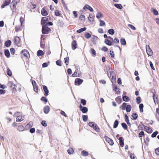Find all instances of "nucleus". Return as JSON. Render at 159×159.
<instances>
[{
	"instance_id": "f257e3e1",
	"label": "nucleus",
	"mask_w": 159,
	"mask_h": 159,
	"mask_svg": "<svg viewBox=\"0 0 159 159\" xmlns=\"http://www.w3.org/2000/svg\"><path fill=\"white\" fill-rule=\"evenodd\" d=\"M89 125L92 127L97 132H98L100 131V129L98 127L97 125L94 122H90L89 123Z\"/></svg>"
},
{
	"instance_id": "f03ea898",
	"label": "nucleus",
	"mask_w": 159,
	"mask_h": 159,
	"mask_svg": "<svg viewBox=\"0 0 159 159\" xmlns=\"http://www.w3.org/2000/svg\"><path fill=\"white\" fill-rule=\"evenodd\" d=\"M20 112H16L14 115H16L17 117L16 119V121L17 122H21L24 119V116H20V115L17 114H20Z\"/></svg>"
},
{
	"instance_id": "7ed1b4c3",
	"label": "nucleus",
	"mask_w": 159,
	"mask_h": 159,
	"mask_svg": "<svg viewBox=\"0 0 159 159\" xmlns=\"http://www.w3.org/2000/svg\"><path fill=\"white\" fill-rule=\"evenodd\" d=\"M50 31L51 29L48 27L46 26L42 27V33L43 34H47Z\"/></svg>"
},
{
	"instance_id": "20e7f679",
	"label": "nucleus",
	"mask_w": 159,
	"mask_h": 159,
	"mask_svg": "<svg viewBox=\"0 0 159 159\" xmlns=\"http://www.w3.org/2000/svg\"><path fill=\"white\" fill-rule=\"evenodd\" d=\"M146 49L148 55V56H152L153 54V52L149 45H147L146 46Z\"/></svg>"
},
{
	"instance_id": "39448f33",
	"label": "nucleus",
	"mask_w": 159,
	"mask_h": 159,
	"mask_svg": "<svg viewBox=\"0 0 159 159\" xmlns=\"http://www.w3.org/2000/svg\"><path fill=\"white\" fill-rule=\"evenodd\" d=\"M50 18L48 17H43L41 21V24L45 25L46 22L50 20Z\"/></svg>"
},
{
	"instance_id": "423d86ee",
	"label": "nucleus",
	"mask_w": 159,
	"mask_h": 159,
	"mask_svg": "<svg viewBox=\"0 0 159 159\" xmlns=\"http://www.w3.org/2000/svg\"><path fill=\"white\" fill-rule=\"evenodd\" d=\"M21 54L25 57L28 58L30 57V54L25 49H24L21 52Z\"/></svg>"
},
{
	"instance_id": "0eeeda50",
	"label": "nucleus",
	"mask_w": 159,
	"mask_h": 159,
	"mask_svg": "<svg viewBox=\"0 0 159 159\" xmlns=\"http://www.w3.org/2000/svg\"><path fill=\"white\" fill-rule=\"evenodd\" d=\"M83 80L79 78H76L75 81V84L76 85H80L83 82Z\"/></svg>"
},
{
	"instance_id": "6e6552de",
	"label": "nucleus",
	"mask_w": 159,
	"mask_h": 159,
	"mask_svg": "<svg viewBox=\"0 0 159 159\" xmlns=\"http://www.w3.org/2000/svg\"><path fill=\"white\" fill-rule=\"evenodd\" d=\"M79 107L80 110L81 111L82 113H86L88 111V110L86 107H83L81 104L80 105Z\"/></svg>"
},
{
	"instance_id": "1a4fd4ad",
	"label": "nucleus",
	"mask_w": 159,
	"mask_h": 159,
	"mask_svg": "<svg viewBox=\"0 0 159 159\" xmlns=\"http://www.w3.org/2000/svg\"><path fill=\"white\" fill-rule=\"evenodd\" d=\"M110 76L111 79L112 80V82L113 81L116 82V76L114 72L113 71L111 72L110 73Z\"/></svg>"
},
{
	"instance_id": "9d476101",
	"label": "nucleus",
	"mask_w": 159,
	"mask_h": 159,
	"mask_svg": "<svg viewBox=\"0 0 159 159\" xmlns=\"http://www.w3.org/2000/svg\"><path fill=\"white\" fill-rule=\"evenodd\" d=\"M14 43L17 45L20 43V38L19 37H15L14 39Z\"/></svg>"
},
{
	"instance_id": "9b49d317",
	"label": "nucleus",
	"mask_w": 159,
	"mask_h": 159,
	"mask_svg": "<svg viewBox=\"0 0 159 159\" xmlns=\"http://www.w3.org/2000/svg\"><path fill=\"white\" fill-rule=\"evenodd\" d=\"M32 83L33 87L34 90L36 92H37L38 91V88L36 85L35 81L34 80H33L32 81Z\"/></svg>"
},
{
	"instance_id": "f8f14e48",
	"label": "nucleus",
	"mask_w": 159,
	"mask_h": 159,
	"mask_svg": "<svg viewBox=\"0 0 159 159\" xmlns=\"http://www.w3.org/2000/svg\"><path fill=\"white\" fill-rule=\"evenodd\" d=\"M83 9L84 10L88 9L91 12L93 11V10L92 8L88 4H86L84 7Z\"/></svg>"
},
{
	"instance_id": "ddd939ff",
	"label": "nucleus",
	"mask_w": 159,
	"mask_h": 159,
	"mask_svg": "<svg viewBox=\"0 0 159 159\" xmlns=\"http://www.w3.org/2000/svg\"><path fill=\"white\" fill-rule=\"evenodd\" d=\"M105 138L110 145H112L114 143L112 139H110L106 136H105Z\"/></svg>"
},
{
	"instance_id": "4468645a",
	"label": "nucleus",
	"mask_w": 159,
	"mask_h": 159,
	"mask_svg": "<svg viewBox=\"0 0 159 159\" xmlns=\"http://www.w3.org/2000/svg\"><path fill=\"white\" fill-rule=\"evenodd\" d=\"M43 89L45 92V96H47L48 95V93L49 91L47 87L45 85L43 86Z\"/></svg>"
},
{
	"instance_id": "2eb2a0df",
	"label": "nucleus",
	"mask_w": 159,
	"mask_h": 159,
	"mask_svg": "<svg viewBox=\"0 0 159 159\" xmlns=\"http://www.w3.org/2000/svg\"><path fill=\"white\" fill-rule=\"evenodd\" d=\"M41 13L42 15L46 16L48 14V11L44 8H43L41 10Z\"/></svg>"
},
{
	"instance_id": "dca6fc26",
	"label": "nucleus",
	"mask_w": 159,
	"mask_h": 159,
	"mask_svg": "<svg viewBox=\"0 0 159 159\" xmlns=\"http://www.w3.org/2000/svg\"><path fill=\"white\" fill-rule=\"evenodd\" d=\"M72 49L74 50L77 48V43L75 40H74L72 43Z\"/></svg>"
},
{
	"instance_id": "f3484780",
	"label": "nucleus",
	"mask_w": 159,
	"mask_h": 159,
	"mask_svg": "<svg viewBox=\"0 0 159 159\" xmlns=\"http://www.w3.org/2000/svg\"><path fill=\"white\" fill-rule=\"evenodd\" d=\"M98 39V37L97 36L93 35V37L91 39V41L93 43V44H96V42Z\"/></svg>"
},
{
	"instance_id": "a211bd4d",
	"label": "nucleus",
	"mask_w": 159,
	"mask_h": 159,
	"mask_svg": "<svg viewBox=\"0 0 159 159\" xmlns=\"http://www.w3.org/2000/svg\"><path fill=\"white\" fill-rule=\"evenodd\" d=\"M120 145L121 147H123L124 145V139L122 137H120L119 139Z\"/></svg>"
},
{
	"instance_id": "6ab92c4d",
	"label": "nucleus",
	"mask_w": 159,
	"mask_h": 159,
	"mask_svg": "<svg viewBox=\"0 0 159 159\" xmlns=\"http://www.w3.org/2000/svg\"><path fill=\"white\" fill-rule=\"evenodd\" d=\"M50 110V108L48 106H46L44 108V112L45 114H48Z\"/></svg>"
},
{
	"instance_id": "aec40b11",
	"label": "nucleus",
	"mask_w": 159,
	"mask_h": 159,
	"mask_svg": "<svg viewBox=\"0 0 159 159\" xmlns=\"http://www.w3.org/2000/svg\"><path fill=\"white\" fill-rule=\"evenodd\" d=\"M153 99L154 101V102L155 104L157 103H158V100L157 97V96H155L154 93L153 94Z\"/></svg>"
},
{
	"instance_id": "412c9836",
	"label": "nucleus",
	"mask_w": 159,
	"mask_h": 159,
	"mask_svg": "<svg viewBox=\"0 0 159 159\" xmlns=\"http://www.w3.org/2000/svg\"><path fill=\"white\" fill-rule=\"evenodd\" d=\"M11 42L10 40H8L5 42V45L7 47H9L11 44Z\"/></svg>"
},
{
	"instance_id": "4be33fe9",
	"label": "nucleus",
	"mask_w": 159,
	"mask_h": 159,
	"mask_svg": "<svg viewBox=\"0 0 159 159\" xmlns=\"http://www.w3.org/2000/svg\"><path fill=\"white\" fill-rule=\"evenodd\" d=\"M94 15L93 14H90L89 17V20L90 22H93V21Z\"/></svg>"
},
{
	"instance_id": "5701e85b",
	"label": "nucleus",
	"mask_w": 159,
	"mask_h": 159,
	"mask_svg": "<svg viewBox=\"0 0 159 159\" xmlns=\"http://www.w3.org/2000/svg\"><path fill=\"white\" fill-rule=\"evenodd\" d=\"M127 106V103L125 102H124L120 106V108L122 110H125Z\"/></svg>"
},
{
	"instance_id": "b1692460",
	"label": "nucleus",
	"mask_w": 159,
	"mask_h": 159,
	"mask_svg": "<svg viewBox=\"0 0 159 159\" xmlns=\"http://www.w3.org/2000/svg\"><path fill=\"white\" fill-rule=\"evenodd\" d=\"M113 90L115 91L116 94H119L120 93V89L117 88L116 86H114Z\"/></svg>"
},
{
	"instance_id": "393cba45",
	"label": "nucleus",
	"mask_w": 159,
	"mask_h": 159,
	"mask_svg": "<svg viewBox=\"0 0 159 159\" xmlns=\"http://www.w3.org/2000/svg\"><path fill=\"white\" fill-rule=\"evenodd\" d=\"M105 43L109 46H111L112 45V43L110 40L107 39H106L105 40Z\"/></svg>"
},
{
	"instance_id": "a878e982",
	"label": "nucleus",
	"mask_w": 159,
	"mask_h": 159,
	"mask_svg": "<svg viewBox=\"0 0 159 159\" xmlns=\"http://www.w3.org/2000/svg\"><path fill=\"white\" fill-rule=\"evenodd\" d=\"M90 52L92 54V56H95L96 55V52L95 50L94 49L91 48Z\"/></svg>"
},
{
	"instance_id": "bb28decb",
	"label": "nucleus",
	"mask_w": 159,
	"mask_h": 159,
	"mask_svg": "<svg viewBox=\"0 0 159 159\" xmlns=\"http://www.w3.org/2000/svg\"><path fill=\"white\" fill-rule=\"evenodd\" d=\"M44 53L41 50H39L37 52V55L38 57H40L43 55Z\"/></svg>"
},
{
	"instance_id": "cd10ccee",
	"label": "nucleus",
	"mask_w": 159,
	"mask_h": 159,
	"mask_svg": "<svg viewBox=\"0 0 159 159\" xmlns=\"http://www.w3.org/2000/svg\"><path fill=\"white\" fill-rule=\"evenodd\" d=\"M132 107L130 105H127L126 109L127 112H129L131 111Z\"/></svg>"
},
{
	"instance_id": "c85d7f7f",
	"label": "nucleus",
	"mask_w": 159,
	"mask_h": 159,
	"mask_svg": "<svg viewBox=\"0 0 159 159\" xmlns=\"http://www.w3.org/2000/svg\"><path fill=\"white\" fill-rule=\"evenodd\" d=\"M116 102L118 103V104H120L122 101L121 99V97L120 96H119L118 97L116 98L115 99Z\"/></svg>"
},
{
	"instance_id": "c756f323",
	"label": "nucleus",
	"mask_w": 159,
	"mask_h": 159,
	"mask_svg": "<svg viewBox=\"0 0 159 159\" xmlns=\"http://www.w3.org/2000/svg\"><path fill=\"white\" fill-rule=\"evenodd\" d=\"M25 128L22 125H20L18 126L17 130L20 131H23L24 130Z\"/></svg>"
},
{
	"instance_id": "7c9ffc66",
	"label": "nucleus",
	"mask_w": 159,
	"mask_h": 159,
	"mask_svg": "<svg viewBox=\"0 0 159 159\" xmlns=\"http://www.w3.org/2000/svg\"><path fill=\"white\" fill-rule=\"evenodd\" d=\"M86 30V27H84L79 30H77V32L79 33H80L83 31H85Z\"/></svg>"
},
{
	"instance_id": "2f4dec72",
	"label": "nucleus",
	"mask_w": 159,
	"mask_h": 159,
	"mask_svg": "<svg viewBox=\"0 0 159 159\" xmlns=\"http://www.w3.org/2000/svg\"><path fill=\"white\" fill-rule=\"evenodd\" d=\"M125 121L127 123V124L128 125H130V123L129 122V120L128 119V116L126 114L125 115Z\"/></svg>"
},
{
	"instance_id": "473e14b6",
	"label": "nucleus",
	"mask_w": 159,
	"mask_h": 159,
	"mask_svg": "<svg viewBox=\"0 0 159 159\" xmlns=\"http://www.w3.org/2000/svg\"><path fill=\"white\" fill-rule=\"evenodd\" d=\"M114 6L115 7H116L117 8L121 9L123 7L122 5L120 4H114Z\"/></svg>"
},
{
	"instance_id": "72a5a7b5",
	"label": "nucleus",
	"mask_w": 159,
	"mask_h": 159,
	"mask_svg": "<svg viewBox=\"0 0 159 159\" xmlns=\"http://www.w3.org/2000/svg\"><path fill=\"white\" fill-rule=\"evenodd\" d=\"M16 3L15 4V3H14L13 4V7H12L11 6H10L13 12L16 11Z\"/></svg>"
},
{
	"instance_id": "f704fd0d",
	"label": "nucleus",
	"mask_w": 159,
	"mask_h": 159,
	"mask_svg": "<svg viewBox=\"0 0 159 159\" xmlns=\"http://www.w3.org/2000/svg\"><path fill=\"white\" fill-rule=\"evenodd\" d=\"M81 154L83 156H86L88 155V152L85 150H83L81 152Z\"/></svg>"
},
{
	"instance_id": "c9c22d12",
	"label": "nucleus",
	"mask_w": 159,
	"mask_h": 159,
	"mask_svg": "<svg viewBox=\"0 0 159 159\" xmlns=\"http://www.w3.org/2000/svg\"><path fill=\"white\" fill-rule=\"evenodd\" d=\"M65 60V63L66 64V65H67L69 61V57H67L66 58H64V59Z\"/></svg>"
},
{
	"instance_id": "e433bc0d",
	"label": "nucleus",
	"mask_w": 159,
	"mask_h": 159,
	"mask_svg": "<svg viewBox=\"0 0 159 159\" xmlns=\"http://www.w3.org/2000/svg\"><path fill=\"white\" fill-rule=\"evenodd\" d=\"M102 14L100 12H98L96 15V17L98 19H99L102 18Z\"/></svg>"
},
{
	"instance_id": "4c0bfd02",
	"label": "nucleus",
	"mask_w": 159,
	"mask_h": 159,
	"mask_svg": "<svg viewBox=\"0 0 159 159\" xmlns=\"http://www.w3.org/2000/svg\"><path fill=\"white\" fill-rule=\"evenodd\" d=\"M120 42L121 44L122 45H125L126 44V42L124 39H121L120 40Z\"/></svg>"
},
{
	"instance_id": "58836bf2",
	"label": "nucleus",
	"mask_w": 159,
	"mask_h": 159,
	"mask_svg": "<svg viewBox=\"0 0 159 159\" xmlns=\"http://www.w3.org/2000/svg\"><path fill=\"white\" fill-rule=\"evenodd\" d=\"M5 55L7 57H9L10 55V53L9 50L7 49L4 52Z\"/></svg>"
},
{
	"instance_id": "ea45409f",
	"label": "nucleus",
	"mask_w": 159,
	"mask_h": 159,
	"mask_svg": "<svg viewBox=\"0 0 159 159\" xmlns=\"http://www.w3.org/2000/svg\"><path fill=\"white\" fill-rule=\"evenodd\" d=\"M119 124V122L117 120H116L114 123L113 125V128H116L118 126Z\"/></svg>"
},
{
	"instance_id": "a19ab883",
	"label": "nucleus",
	"mask_w": 159,
	"mask_h": 159,
	"mask_svg": "<svg viewBox=\"0 0 159 159\" xmlns=\"http://www.w3.org/2000/svg\"><path fill=\"white\" fill-rule=\"evenodd\" d=\"M108 32L110 34L113 35L115 33V31L113 29H111L108 30Z\"/></svg>"
},
{
	"instance_id": "79ce46f5",
	"label": "nucleus",
	"mask_w": 159,
	"mask_h": 159,
	"mask_svg": "<svg viewBox=\"0 0 159 159\" xmlns=\"http://www.w3.org/2000/svg\"><path fill=\"white\" fill-rule=\"evenodd\" d=\"M122 98L123 100L125 102L128 101L129 99V98L128 97L126 96H123Z\"/></svg>"
},
{
	"instance_id": "37998d69",
	"label": "nucleus",
	"mask_w": 159,
	"mask_h": 159,
	"mask_svg": "<svg viewBox=\"0 0 159 159\" xmlns=\"http://www.w3.org/2000/svg\"><path fill=\"white\" fill-rule=\"evenodd\" d=\"M139 109H140V111L141 112H143V104L142 103L140 104L139 106Z\"/></svg>"
},
{
	"instance_id": "c03bdc74",
	"label": "nucleus",
	"mask_w": 159,
	"mask_h": 159,
	"mask_svg": "<svg viewBox=\"0 0 159 159\" xmlns=\"http://www.w3.org/2000/svg\"><path fill=\"white\" fill-rule=\"evenodd\" d=\"M72 77H75L76 76H80V75L79 74H77V72L76 71H75L72 75Z\"/></svg>"
},
{
	"instance_id": "a18cd8bd",
	"label": "nucleus",
	"mask_w": 159,
	"mask_h": 159,
	"mask_svg": "<svg viewBox=\"0 0 159 159\" xmlns=\"http://www.w3.org/2000/svg\"><path fill=\"white\" fill-rule=\"evenodd\" d=\"M91 36V34L89 33H86L85 34V37L87 39H89Z\"/></svg>"
},
{
	"instance_id": "49530a36",
	"label": "nucleus",
	"mask_w": 159,
	"mask_h": 159,
	"mask_svg": "<svg viewBox=\"0 0 159 159\" xmlns=\"http://www.w3.org/2000/svg\"><path fill=\"white\" fill-rule=\"evenodd\" d=\"M132 116L134 120H135L137 118L138 116L136 113H133Z\"/></svg>"
},
{
	"instance_id": "de8ad7c7",
	"label": "nucleus",
	"mask_w": 159,
	"mask_h": 159,
	"mask_svg": "<svg viewBox=\"0 0 159 159\" xmlns=\"http://www.w3.org/2000/svg\"><path fill=\"white\" fill-rule=\"evenodd\" d=\"M99 21L100 22V26H102L105 25V23L104 21L100 20H99Z\"/></svg>"
},
{
	"instance_id": "09e8293b",
	"label": "nucleus",
	"mask_w": 159,
	"mask_h": 159,
	"mask_svg": "<svg viewBox=\"0 0 159 159\" xmlns=\"http://www.w3.org/2000/svg\"><path fill=\"white\" fill-rule=\"evenodd\" d=\"M7 74L10 76H11L12 75V73L11 70L9 68L7 69Z\"/></svg>"
},
{
	"instance_id": "8fccbe9b",
	"label": "nucleus",
	"mask_w": 159,
	"mask_h": 159,
	"mask_svg": "<svg viewBox=\"0 0 159 159\" xmlns=\"http://www.w3.org/2000/svg\"><path fill=\"white\" fill-rule=\"evenodd\" d=\"M152 11L153 13V14L154 15L157 16L158 15V12L157 10L154 9H153V8H152Z\"/></svg>"
},
{
	"instance_id": "3c124183",
	"label": "nucleus",
	"mask_w": 159,
	"mask_h": 159,
	"mask_svg": "<svg viewBox=\"0 0 159 159\" xmlns=\"http://www.w3.org/2000/svg\"><path fill=\"white\" fill-rule=\"evenodd\" d=\"M82 118L84 122H86L88 120V116L86 115H83Z\"/></svg>"
},
{
	"instance_id": "603ef678",
	"label": "nucleus",
	"mask_w": 159,
	"mask_h": 159,
	"mask_svg": "<svg viewBox=\"0 0 159 159\" xmlns=\"http://www.w3.org/2000/svg\"><path fill=\"white\" fill-rule=\"evenodd\" d=\"M121 126L124 128V129H127V126L126 124L124 123H122L121 124Z\"/></svg>"
},
{
	"instance_id": "864d4df0",
	"label": "nucleus",
	"mask_w": 159,
	"mask_h": 159,
	"mask_svg": "<svg viewBox=\"0 0 159 159\" xmlns=\"http://www.w3.org/2000/svg\"><path fill=\"white\" fill-rule=\"evenodd\" d=\"M67 152L69 154H70L73 153L74 151L73 149H72V148H70L68 150Z\"/></svg>"
},
{
	"instance_id": "5fc2aeb1",
	"label": "nucleus",
	"mask_w": 159,
	"mask_h": 159,
	"mask_svg": "<svg viewBox=\"0 0 159 159\" xmlns=\"http://www.w3.org/2000/svg\"><path fill=\"white\" fill-rule=\"evenodd\" d=\"M81 21H84L85 19V16L84 15H81L79 17Z\"/></svg>"
},
{
	"instance_id": "6e6d98bb",
	"label": "nucleus",
	"mask_w": 159,
	"mask_h": 159,
	"mask_svg": "<svg viewBox=\"0 0 159 159\" xmlns=\"http://www.w3.org/2000/svg\"><path fill=\"white\" fill-rule=\"evenodd\" d=\"M158 133V132L157 131H155V132H153L152 134V138L155 137Z\"/></svg>"
},
{
	"instance_id": "4d7b16f0",
	"label": "nucleus",
	"mask_w": 159,
	"mask_h": 159,
	"mask_svg": "<svg viewBox=\"0 0 159 159\" xmlns=\"http://www.w3.org/2000/svg\"><path fill=\"white\" fill-rule=\"evenodd\" d=\"M11 2V0H5L4 2V4L6 5H8Z\"/></svg>"
},
{
	"instance_id": "13d9d810",
	"label": "nucleus",
	"mask_w": 159,
	"mask_h": 159,
	"mask_svg": "<svg viewBox=\"0 0 159 159\" xmlns=\"http://www.w3.org/2000/svg\"><path fill=\"white\" fill-rule=\"evenodd\" d=\"M128 26L131 29L133 30H136V28L135 27L131 25L128 24Z\"/></svg>"
},
{
	"instance_id": "bf43d9fd",
	"label": "nucleus",
	"mask_w": 159,
	"mask_h": 159,
	"mask_svg": "<svg viewBox=\"0 0 159 159\" xmlns=\"http://www.w3.org/2000/svg\"><path fill=\"white\" fill-rule=\"evenodd\" d=\"M14 84L12 82H8V85L9 86L10 88H12L13 86H14Z\"/></svg>"
},
{
	"instance_id": "052dcab7",
	"label": "nucleus",
	"mask_w": 159,
	"mask_h": 159,
	"mask_svg": "<svg viewBox=\"0 0 159 159\" xmlns=\"http://www.w3.org/2000/svg\"><path fill=\"white\" fill-rule=\"evenodd\" d=\"M136 102L137 103L139 104L141 102V98L140 97H138L136 98Z\"/></svg>"
},
{
	"instance_id": "680f3d73",
	"label": "nucleus",
	"mask_w": 159,
	"mask_h": 159,
	"mask_svg": "<svg viewBox=\"0 0 159 159\" xmlns=\"http://www.w3.org/2000/svg\"><path fill=\"white\" fill-rule=\"evenodd\" d=\"M81 102L83 106H85L86 104V101L85 99H81Z\"/></svg>"
},
{
	"instance_id": "e2e57ef3",
	"label": "nucleus",
	"mask_w": 159,
	"mask_h": 159,
	"mask_svg": "<svg viewBox=\"0 0 159 159\" xmlns=\"http://www.w3.org/2000/svg\"><path fill=\"white\" fill-rule=\"evenodd\" d=\"M144 135V132L143 131H141L139 133V137H142Z\"/></svg>"
},
{
	"instance_id": "0e129e2a",
	"label": "nucleus",
	"mask_w": 159,
	"mask_h": 159,
	"mask_svg": "<svg viewBox=\"0 0 159 159\" xmlns=\"http://www.w3.org/2000/svg\"><path fill=\"white\" fill-rule=\"evenodd\" d=\"M56 63L57 65L61 66V61L60 60H57L56 61Z\"/></svg>"
},
{
	"instance_id": "69168bd1",
	"label": "nucleus",
	"mask_w": 159,
	"mask_h": 159,
	"mask_svg": "<svg viewBox=\"0 0 159 159\" xmlns=\"http://www.w3.org/2000/svg\"><path fill=\"white\" fill-rule=\"evenodd\" d=\"M101 50L104 52H107L108 50V48L104 46L102 48Z\"/></svg>"
},
{
	"instance_id": "338daca9",
	"label": "nucleus",
	"mask_w": 159,
	"mask_h": 159,
	"mask_svg": "<svg viewBox=\"0 0 159 159\" xmlns=\"http://www.w3.org/2000/svg\"><path fill=\"white\" fill-rule=\"evenodd\" d=\"M130 157L131 159H136V158L134 154H131L130 155Z\"/></svg>"
},
{
	"instance_id": "774afa93",
	"label": "nucleus",
	"mask_w": 159,
	"mask_h": 159,
	"mask_svg": "<svg viewBox=\"0 0 159 159\" xmlns=\"http://www.w3.org/2000/svg\"><path fill=\"white\" fill-rule=\"evenodd\" d=\"M155 152L156 154L159 155V148H157L155 150Z\"/></svg>"
}]
</instances>
